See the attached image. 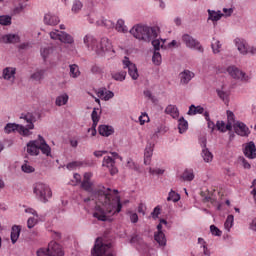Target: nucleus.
Listing matches in <instances>:
<instances>
[{"instance_id":"1","label":"nucleus","mask_w":256,"mask_h":256,"mask_svg":"<svg viewBox=\"0 0 256 256\" xmlns=\"http://www.w3.org/2000/svg\"><path fill=\"white\" fill-rule=\"evenodd\" d=\"M91 177H93V173L85 172L83 175V180L80 183V187L86 193H90L91 197L98 199V201L102 202V205L105 207L107 213H113L115 209V205H117L116 212L121 213V209H123V204L121 203V196H116L112 198L109 191L111 188H107V190L103 189H94V183L91 181Z\"/></svg>"},{"instance_id":"2","label":"nucleus","mask_w":256,"mask_h":256,"mask_svg":"<svg viewBox=\"0 0 256 256\" xmlns=\"http://www.w3.org/2000/svg\"><path fill=\"white\" fill-rule=\"evenodd\" d=\"M131 35L139 41L151 43L153 39H157V28L147 25L137 24L130 30Z\"/></svg>"},{"instance_id":"3","label":"nucleus","mask_w":256,"mask_h":256,"mask_svg":"<svg viewBox=\"0 0 256 256\" xmlns=\"http://www.w3.org/2000/svg\"><path fill=\"white\" fill-rule=\"evenodd\" d=\"M37 256H65L63 246L59 243L52 241L48 244V248H40L37 251Z\"/></svg>"},{"instance_id":"4","label":"nucleus","mask_w":256,"mask_h":256,"mask_svg":"<svg viewBox=\"0 0 256 256\" xmlns=\"http://www.w3.org/2000/svg\"><path fill=\"white\" fill-rule=\"evenodd\" d=\"M34 193L39 197L40 201L47 203L48 199H51L53 193L51 188L43 183H37L34 188Z\"/></svg>"},{"instance_id":"5","label":"nucleus","mask_w":256,"mask_h":256,"mask_svg":"<svg viewBox=\"0 0 256 256\" xmlns=\"http://www.w3.org/2000/svg\"><path fill=\"white\" fill-rule=\"evenodd\" d=\"M111 249V243H103V240L97 238L94 247L91 250L92 256H104Z\"/></svg>"},{"instance_id":"6","label":"nucleus","mask_w":256,"mask_h":256,"mask_svg":"<svg viewBox=\"0 0 256 256\" xmlns=\"http://www.w3.org/2000/svg\"><path fill=\"white\" fill-rule=\"evenodd\" d=\"M182 41L188 47V49H196L200 53H203V46L199 40L195 39L193 36L189 34H184L182 36Z\"/></svg>"},{"instance_id":"7","label":"nucleus","mask_w":256,"mask_h":256,"mask_svg":"<svg viewBox=\"0 0 256 256\" xmlns=\"http://www.w3.org/2000/svg\"><path fill=\"white\" fill-rule=\"evenodd\" d=\"M123 65L124 69H128V74L133 81H137V79H139V70H137V65L133 64L127 56L124 57Z\"/></svg>"},{"instance_id":"8","label":"nucleus","mask_w":256,"mask_h":256,"mask_svg":"<svg viewBox=\"0 0 256 256\" xmlns=\"http://www.w3.org/2000/svg\"><path fill=\"white\" fill-rule=\"evenodd\" d=\"M235 43L238 51L242 55H247L248 53H251V55H256V48L253 46L250 47L249 45H247V43L244 40L236 38Z\"/></svg>"},{"instance_id":"9","label":"nucleus","mask_w":256,"mask_h":256,"mask_svg":"<svg viewBox=\"0 0 256 256\" xmlns=\"http://www.w3.org/2000/svg\"><path fill=\"white\" fill-rule=\"evenodd\" d=\"M112 49L111 41L108 38H102L99 43H96L94 51L97 55H103V53H107V51H111Z\"/></svg>"},{"instance_id":"10","label":"nucleus","mask_w":256,"mask_h":256,"mask_svg":"<svg viewBox=\"0 0 256 256\" xmlns=\"http://www.w3.org/2000/svg\"><path fill=\"white\" fill-rule=\"evenodd\" d=\"M227 72L233 79H240V81L249 80V76H247V74L243 72L241 69L237 68V66H229L227 68Z\"/></svg>"},{"instance_id":"11","label":"nucleus","mask_w":256,"mask_h":256,"mask_svg":"<svg viewBox=\"0 0 256 256\" xmlns=\"http://www.w3.org/2000/svg\"><path fill=\"white\" fill-rule=\"evenodd\" d=\"M102 167H107L110 175H117L119 173V170L115 166V159L111 156L104 157Z\"/></svg>"},{"instance_id":"12","label":"nucleus","mask_w":256,"mask_h":256,"mask_svg":"<svg viewBox=\"0 0 256 256\" xmlns=\"http://www.w3.org/2000/svg\"><path fill=\"white\" fill-rule=\"evenodd\" d=\"M234 131L237 135H240V137H249L251 131L249 130V128L247 127V125H245V123L243 122H236L234 125Z\"/></svg>"},{"instance_id":"13","label":"nucleus","mask_w":256,"mask_h":256,"mask_svg":"<svg viewBox=\"0 0 256 256\" xmlns=\"http://www.w3.org/2000/svg\"><path fill=\"white\" fill-rule=\"evenodd\" d=\"M117 205L118 204L116 203L115 208L111 213L107 212V208H105L103 206L105 210H103L101 208L98 209L97 212L93 213V217H95V219H98V221H107V214L108 215H111V214L115 215V213H119V212H117Z\"/></svg>"},{"instance_id":"14","label":"nucleus","mask_w":256,"mask_h":256,"mask_svg":"<svg viewBox=\"0 0 256 256\" xmlns=\"http://www.w3.org/2000/svg\"><path fill=\"white\" fill-rule=\"evenodd\" d=\"M244 155L245 157H248V159L256 158V147L254 141H250L249 143L246 144L244 149Z\"/></svg>"},{"instance_id":"15","label":"nucleus","mask_w":256,"mask_h":256,"mask_svg":"<svg viewBox=\"0 0 256 256\" xmlns=\"http://www.w3.org/2000/svg\"><path fill=\"white\" fill-rule=\"evenodd\" d=\"M17 69H15L14 67H6L3 69L2 72V77L3 79H5V81H15V73H16Z\"/></svg>"},{"instance_id":"16","label":"nucleus","mask_w":256,"mask_h":256,"mask_svg":"<svg viewBox=\"0 0 256 256\" xmlns=\"http://www.w3.org/2000/svg\"><path fill=\"white\" fill-rule=\"evenodd\" d=\"M20 119H24V121H26V123H28L26 125V127H28V129H35V121H37V119L35 118V115H33V113L28 112L26 114H21Z\"/></svg>"},{"instance_id":"17","label":"nucleus","mask_w":256,"mask_h":256,"mask_svg":"<svg viewBox=\"0 0 256 256\" xmlns=\"http://www.w3.org/2000/svg\"><path fill=\"white\" fill-rule=\"evenodd\" d=\"M1 43H6V44H9V43H20L21 42V37H19V35L17 34H6V35H3L0 39Z\"/></svg>"},{"instance_id":"18","label":"nucleus","mask_w":256,"mask_h":256,"mask_svg":"<svg viewBox=\"0 0 256 256\" xmlns=\"http://www.w3.org/2000/svg\"><path fill=\"white\" fill-rule=\"evenodd\" d=\"M154 144L149 143L144 150V165H151V157H153Z\"/></svg>"},{"instance_id":"19","label":"nucleus","mask_w":256,"mask_h":256,"mask_svg":"<svg viewBox=\"0 0 256 256\" xmlns=\"http://www.w3.org/2000/svg\"><path fill=\"white\" fill-rule=\"evenodd\" d=\"M98 133L102 137H110V135H113V133H115V129L113 128V126L100 125L98 127Z\"/></svg>"},{"instance_id":"20","label":"nucleus","mask_w":256,"mask_h":256,"mask_svg":"<svg viewBox=\"0 0 256 256\" xmlns=\"http://www.w3.org/2000/svg\"><path fill=\"white\" fill-rule=\"evenodd\" d=\"M97 96L104 101H109L115 97V94L112 91H107V88H101L98 90Z\"/></svg>"},{"instance_id":"21","label":"nucleus","mask_w":256,"mask_h":256,"mask_svg":"<svg viewBox=\"0 0 256 256\" xmlns=\"http://www.w3.org/2000/svg\"><path fill=\"white\" fill-rule=\"evenodd\" d=\"M59 22H60L59 17L51 13L45 14L44 16L45 25L55 26V25H59Z\"/></svg>"},{"instance_id":"22","label":"nucleus","mask_w":256,"mask_h":256,"mask_svg":"<svg viewBox=\"0 0 256 256\" xmlns=\"http://www.w3.org/2000/svg\"><path fill=\"white\" fill-rule=\"evenodd\" d=\"M60 41L61 43H65L66 45H73L75 43V39H73V36L65 31H60Z\"/></svg>"},{"instance_id":"23","label":"nucleus","mask_w":256,"mask_h":256,"mask_svg":"<svg viewBox=\"0 0 256 256\" xmlns=\"http://www.w3.org/2000/svg\"><path fill=\"white\" fill-rule=\"evenodd\" d=\"M180 76H181V83H183V85H187V83H189V81H191V79L195 77V73L189 70H184L183 72L180 73Z\"/></svg>"},{"instance_id":"24","label":"nucleus","mask_w":256,"mask_h":256,"mask_svg":"<svg viewBox=\"0 0 256 256\" xmlns=\"http://www.w3.org/2000/svg\"><path fill=\"white\" fill-rule=\"evenodd\" d=\"M38 137L41 141L40 151L43 153V155H46L47 157H49V155H51V147L48 146L43 136L38 135Z\"/></svg>"},{"instance_id":"25","label":"nucleus","mask_w":256,"mask_h":256,"mask_svg":"<svg viewBox=\"0 0 256 256\" xmlns=\"http://www.w3.org/2000/svg\"><path fill=\"white\" fill-rule=\"evenodd\" d=\"M84 43L86 44V47H88V49H92V51H95V48L97 47V40L93 38V36L86 35L84 37Z\"/></svg>"},{"instance_id":"26","label":"nucleus","mask_w":256,"mask_h":256,"mask_svg":"<svg viewBox=\"0 0 256 256\" xmlns=\"http://www.w3.org/2000/svg\"><path fill=\"white\" fill-rule=\"evenodd\" d=\"M165 113L167 115H171L173 119H177L179 117V109L175 105H168L165 109Z\"/></svg>"},{"instance_id":"27","label":"nucleus","mask_w":256,"mask_h":256,"mask_svg":"<svg viewBox=\"0 0 256 256\" xmlns=\"http://www.w3.org/2000/svg\"><path fill=\"white\" fill-rule=\"evenodd\" d=\"M19 235H21V228L19 226H13L10 235L13 245L17 243Z\"/></svg>"},{"instance_id":"28","label":"nucleus","mask_w":256,"mask_h":256,"mask_svg":"<svg viewBox=\"0 0 256 256\" xmlns=\"http://www.w3.org/2000/svg\"><path fill=\"white\" fill-rule=\"evenodd\" d=\"M205 112V108H203L202 106H195V105H191L189 107V110L187 112V115H203V113Z\"/></svg>"},{"instance_id":"29","label":"nucleus","mask_w":256,"mask_h":256,"mask_svg":"<svg viewBox=\"0 0 256 256\" xmlns=\"http://www.w3.org/2000/svg\"><path fill=\"white\" fill-rule=\"evenodd\" d=\"M36 142H28L27 143V154L28 155H39L40 150L39 147L35 145Z\"/></svg>"},{"instance_id":"30","label":"nucleus","mask_w":256,"mask_h":256,"mask_svg":"<svg viewBox=\"0 0 256 256\" xmlns=\"http://www.w3.org/2000/svg\"><path fill=\"white\" fill-rule=\"evenodd\" d=\"M154 239L161 247H165V245H167V238H165V233L163 232L155 233Z\"/></svg>"},{"instance_id":"31","label":"nucleus","mask_w":256,"mask_h":256,"mask_svg":"<svg viewBox=\"0 0 256 256\" xmlns=\"http://www.w3.org/2000/svg\"><path fill=\"white\" fill-rule=\"evenodd\" d=\"M19 124H15V123H8L6 124V126L4 127V131L5 133H7L9 135V133H19Z\"/></svg>"},{"instance_id":"32","label":"nucleus","mask_w":256,"mask_h":256,"mask_svg":"<svg viewBox=\"0 0 256 256\" xmlns=\"http://www.w3.org/2000/svg\"><path fill=\"white\" fill-rule=\"evenodd\" d=\"M223 17L221 11L216 12L215 10H208V19L210 21H219Z\"/></svg>"},{"instance_id":"33","label":"nucleus","mask_w":256,"mask_h":256,"mask_svg":"<svg viewBox=\"0 0 256 256\" xmlns=\"http://www.w3.org/2000/svg\"><path fill=\"white\" fill-rule=\"evenodd\" d=\"M69 101V95L62 94L56 98L55 104L57 107H63V105H67V102Z\"/></svg>"},{"instance_id":"34","label":"nucleus","mask_w":256,"mask_h":256,"mask_svg":"<svg viewBox=\"0 0 256 256\" xmlns=\"http://www.w3.org/2000/svg\"><path fill=\"white\" fill-rule=\"evenodd\" d=\"M178 129H179V133H185V131L189 129V123L187 122V120H185L184 117H181L178 120Z\"/></svg>"},{"instance_id":"35","label":"nucleus","mask_w":256,"mask_h":256,"mask_svg":"<svg viewBox=\"0 0 256 256\" xmlns=\"http://www.w3.org/2000/svg\"><path fill=\"white\" fill-rule=\"evenodd\" d=\"M202 158L204 159L205 163H211V161H213V153L209 151V148L202 149Z\"/></svg>"},{"instance_id":"36","label":"nucleus","mask_w":256,"mask_h":256,"mask_svg":"<svg viewBox=\"0 0 256 256\" xmlns=\"http://www.w3.org/2000/svg\"><path fill=\"white\" fill-rule=\"evenodd\" d=\"M69 68H70V77H73V79H77V77L81 75V71H79V66L77 64H71Z\"/></svg>"},{"instance_id":"37","label":"nucleus","mask_w":256,"mask_h":256,"mask_svg":"<svg viewBox=\"0 0 256 256\" xmlns=\"http://www.w3.org/2000/svg\"><path fill=\"white\" fill-rule=\"evenodd\" d=\"M167 201H173V203H178V201H181V195L179 193H176L174 190H170Z\"/></svg>"},{"instance_id":"38","label":"nucleus","mask_w":256,"mask_h":256,"mask_svg":"<svg viewBox=\"0 0 256 256\" xmlns=\"http://www.w3.org/2000/svg\"><path fill=\"white\" fill-rule=\"evenodd\" d=\"M112 79L115 81H125V78L127 77V72L126 71H120V72H115L111 74Z\"/></svg>"},{"instance_id":"39","label":"nucleus","mask_w":256,"mask_h":256,"mask_svg":"<svg viewBox=\"0 0 256 256\" xmlns=\"http://www.w3.org/2000/svg\"><path fill=\"white\" fill-rule=\"evenodd\" d=\"M180 178H182L183 181H193L195 174H193V170H185Z\"/></svg>"},{"instance_id":"40","label":"nucleus","mask_w":256,"mask_h":256,"mask_svg":"<svg viewBox=\"0 0 256 256\" xmlns=\"http://www.w3.org/2000/svg\"><path fill=\"white\" fill-rule=\"evenodd\" d=\"M116 31L119 33H127V26H125V21L121 19L117 21Z\"/></svg>"},{"instance_id":"41","label":"nucleus","mask_w":256,"mask_h":256,"mask_svg":"<svg viewBox=\"0 0 256 256\" xmlns=\"http://www.w3.org/2000/svg\"><path fill=\"white\" fill-rule=\"evenodd\" d=\"M83 9V2L80 0H75L72 5V12L79 13Z\"/></svg>"},{"instance_id":"42","label":"nucleus","mask_w":256,"mask_h":256,"mask_svg":"<svg viewBox=\"0 0 256 256\" xmlns=\"http://www.w3.org/2000/svg\"><path fill=\"white\" fill-rule=\"evenodd\" d=\"M213 53H220L221 52V42L215 38H213V42L211 44Z\"/></svg>"},{"instance_id":"43","label":"nucleus","mask_w":256,"mask_h":256,"mask_svg":"<svg viewBox=\"0 0 256 256\" xmlns=\"http://www.w3.org/2000/svg\"><path fill=\"white\" fill-rule=\"evenodd\" d=\"M44 76L45 70H38L37 72L31 75V79H34V81H41V79H43Z\"/></svg>"},{"instance_id":"44","label":"nucleus","mask_w":256,"mask_h":256,"mask_svg":"<svg viewBox=\"0 0 256 256\" xmlns=\"http://www.w3.org/2000/svg\"><path fill=\"white\" fill-rule=\"evenodd\" d=\"M233 221H234V216L233 215H228L224 227L227 229V231H231V227H233Z\"/></svg>"},{"instance_id":"45","label":"nucleus","mask_w":256,"mask_h":256,"mask_svg":"<svg viewBox=\"0 0 256 256\" xmlns=\"http://www.w3.org/2000/svg\"><path fill=\"white\" fill-rule=\"evenodd\" d=\"M161 53L154 51L153 56H152V62L154 63V65H161Z\"/></svg>"},{"instance_id":"46","label":"nucleus","mask_w":256,"mask_h":256,"mask_svg":"<svg viewBox=\"0 0 256 256\" xmlns=\"http://www.w3.org/2000/svg\"><path fill=\"white\" fill-rule=\"evenodd\" d=\"M29 127H26L23 126V125H20L19 128H18V133L20 135H23L24 137H29V135H31V132L29 131Z\"/></svg>"},{"instance_id":"47","label":"nucleus","mask_w":256,"mask_h":256,"mask_svg":"<svg viewBox=\"0 0 256 256\" xmlns=\"http://www.w3.org/2000/svg\"><path fill=\"white\" fill-rule=\"evenodd\" d=\"M159 215H161V206H156L151 212L152 219H159Z\"/></svg>"},{"instance_id":"48","label":"nucleus","mask_w":256,"mask_h":256,"mask_svg":"<svg viewBox=\"0 0 256 256\" xmlns=\"http://www.w3.org/2000/svg\"><path fill=\"white\" fill-rule=\"evenodd\" d=\"M0 25H11V17L10 16H0Z\"/></svg>"},{"instance_id":"49","label":"nucleus","mask_w":256,"mask_h":256,"mask_svg":"<svg viewBox=\"0 0 256 256\" xmlns=\"http://www.w3.org/2000/svg\"><path fill=\"white\" fill-rule=\"evenodd\" d=\"M210 233H212V235H214L215 237H221L222 235L221 230H219V228H217V226L215 225L210 226Z\"/></svg>"},{"instance_id":"50","label":"nucleus","mask_w":256,"mask_h":256,"mask_svg":"<svg viewBox=\"0 0 256 256\" xmlns=\"http://www.w3.org/2000/svg\"><path fill=\"white\" fill-rule=\"evenodd\" d=\"M21 169L24 173H35L33 166L28 165L27 163L23 164Z\"/></svg>"},{"instance_id":"51","label":"nucleus","mask_w":256,"mask_h":256,"mask_svg":"<svg viewBox=\"0 0 256 256\" xmlns=\"http://www.w3.org/2000/svg\"><path fill=\"white\" fill-rule=\"evenodd\" d=\"M151 44L154 47V51L159 52V49H161V41L159 39L153 38L151 40Z\"/></svg>"},{"instance_id":"52","label":"nucleus","mask_w":256,"mask_h":256,"mask_svg":"<svg viewBox=\"0 0 256 256\" xmlns=\"http://www.w3.org/2000/svg\"><path fill=\"white\" fill-rule=\"evenodd\" d=\"M225 127H226V124H225V121H217L216 122V129L218 131H220V133H225Z\"/></svg>"},{"instance_id":"53","label":"nucleus","mask_w":256,"mask_h":256,"mask_svg":"<svg viewBox=\"0 0 256 256\" xmlns=\"http://www.w3.org/2000/svg\"><path fill=\"white\" fill-rule=\"evenodd\" d=\"M226 114H227V122L235 123V114L233 113V111L227 110Z\"/></svg>"},{"instance_id":"54","label":"nucleus","mask_w":256,"mask_h":256,"mask_svg":"<svg viewBox=\"0 0 256 256\" xmlns=\"http://www.w3.org/2000/svg\"><path fill=\"white\" fill-rule=\"evenodd\" d=\"M149 173L150 175H163V173H165V170L161 168H158V169L149 168Z\"/></svg>"},{"instance_id":"55","label":"nucleus","mask_w":256,"mask_h":256,"mask_svg":"<svg viewBox=\"0 0 256 256\" xmlns=\"http://www.w3.org/2000/svg\"><path fill=\"white\" fill-rule=\"evenodd\" d=\"M127 167H128L129 169H134V171H139V166H137V165L135 164V162H133V159H129V160L127 161Z\"/></svg>"},{"instance_id":"56","label":"nucleus","mask_w":256,"mask_h":256,"mask_svg":"<svg viewBox=\"0 0 256 256\" xmlns=\"http://www.w3.org/2000/svg\"><path fill=\"white\" fill-rule=\"evenodd\" d=\"M50 38L53 39L54 41H60L61 38V32L59 33V30H56L55 32H50Z\"/></svg>"},{"instance_id":"57","label":"nucleus","mask_w":256,"mask_h":256,"mask_svg":"<svg viewBox=\"0 0 256 256\" xmlns=\"http://www.w3.org/2000/svg\"><path fill=\"white\" fill-rule=\"evenodd\" d=\"M147 121H149V116H147L146 113L142 114V115L139 117L140 125H145V123H147Z\"/></svg>"},{"instance_id":"58","label":"nucleus","mask_w":256,"mask_h":256,"mask_svg":"<svg viewBox=\"0 0 256 256\" xmlns=\"http://www.w3.org/2000/svg\"><path fill=\"white\" fill-rule=\"evenodd\" d=\"M40 52L45 61V59H47V57H49V53H51V50L49 48H43V49H41Z\"/></svg>"},{"instance_id":"59","label":"nucleus","mask_w":256,"mask_h":256,"mask_svg":"<svg viewBox=\"0 0 256 256\" xmlns=\"http://www.w3.org/2000/svg\"><path fill=\"white\" fill-rule=\"evenodd\" d=\"M36 223H37V221L35 220V218H29L27 221L28 229H33L35 227Z\"/></svg>"},{"instance_id":"60","label":"nucleus","mask_w":256,"mask_h":256,"mask_svg":"<svg viewBox=\"0 0 256 256\" xmlns=\"http://www.w3.org/2000/svg\"><path fill=\"white\" fill-rule=\"evenodd\" d=\"M91 119L92 121H99V119H101V117H99V115L97 114V108L93 109Z\"/></svg>"},{"instance_id":"61","label":"nucleus","mask_w":256,"mask_h":256,"mask_svg":"<svg viewBox=\"0 0 256 256\" xmlns=\"http://www.w3.org/2000/svg\"><path fill=\"white\" fill-rule=\"evenodd\" d=\"M67 169H69L70 171H73V169H75V167H79V162H70L66 165Z\"/></svg>"},{"instance_id":"62","label":"nucleus","mask_w":256,"mask_h":256,"mask_svg":"<svg viewBox=\"0 0 256 256\" xmlns=\"http://www.w3.org/2000/svg\"><path fill=\"white\" fill-rule=\"evenodd\" d=\"M218 96L220 97V99H222L223 101H227V93L221 90H217Z\"/></svg>"},{"instance_id":"63","label":"nucleus","mask_w":256,"mask_h":256,"mask_svg":"<svg viewBox=\"0 0 256 256\" xmlns=\"http://www.w3.org/2000/svg\"><path fill=\"white\" fill-rule=\"evenodd\" d=\"M130 221L131 223H137V221H139V216L137 215V213L130 214Z\"/></svg>"},{"instance_id":"64","label":"nucleus","mask_w":256,"mask_h":256,"mask_svg":"<svg viewBox=\"0 0 256 256\" xmlns=\"http://www.w3.org/2000/svg\"><path fill=\"white\" fill-rule=\"evenodd\" d=\"M145 209H146L145 204L140 203L138 205V213H141L142 215H145Z\"/></svg>"}]
</instances>
